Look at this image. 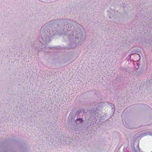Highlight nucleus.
Here are the masks:
<instances>
[{
    "instance_id": "1",
    "label": "nucleus",
    "mask_w": 152,
    "mask_h": 152,
    "mask_svg": "<svg viewBox=\"0 0 152 152\" xmlns=\"http://www.w3.org/2000/svg\"><path fill=\"white\" fill-rule=\"evenodd\" d=\"M82 122V120L81 118L78 119H77L76 121V124H80V123H81Z\"/></svg>"
}]
</instances>
